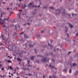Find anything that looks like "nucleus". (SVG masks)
<instances>
[{
  "instance_id": "bb28decb",
  "label": "nucleus",
  "mask_w": 78,
  "mask_h": 78,
  "mask_svg": "<svg viewBox=\"0 0 78 78\" xmlns=\"http://www.w3.org/2000/svg\"><path fill=\"white\" fill-rule=\"evenodd\" d=\"M64 71H65V72H67V69H65L63 70V71L64 72Z\"/></svg>"
},
{
  "instance_id": "9b49d317",
  "label": "nucleus",
  "mask_w": 78,
  "mask_h": 78,
  "mask_svg": "<svg viewBox=\"0 0 78 78\" xmlns=\"http://www.w3.org/2000/svg\"><path fill=\"white\" fill-rule=\"evenodd\" d=\"M26 68L27 69L29 70V69H30V66L29 65L28 66H26Z\"/></svg>"
},
{
  "instance_id": "2f4dec72",
  "label": "nucleus",
  "mask_w": 78,
  "mask_h": 78,
  "mask_svg": "<svg viewBox=\"0 0 78 78\" xmlns=\"http://www.w3.org/2000/svg\"><path fill=\"white\" fill-rule=\"evenodd\" d=\"M71 53H72L71 52H69L68 54V55H69V54H70Z\"/></svg>"
},
{
  "instance_id": "58836bf2",
  "label": "nucleus",
  "mask_w": 78,
  "mask_h": 78,
  "mask_svg": "<svg viewBox=\"0 0 78 78\" xmlns=\"http://www.w3.org/2000/svg\"><path fill=\"white\" fill-rule=\"evenodd\" d=\"M33 5V3H30V5Z\"/></svg>"
},
{
  "instance_id": "c03bdc74",
  "label": "nucleus",
  "mask_w": 78,
  "mask_h": 78,
  "mask_svg": "<svg viewBox=\"0 0 78 78\" xmlns=\"http://www.w3.org/2000/svg\"><path fill=\"white\" fill-rule=\"evenodd\" d=\"M0 20H1V21H0V23L2 22V18H1L0 17Z\"/></svg>"
},
{
  "instance_id": "f8f14e48",
  "label": "nucleus",
  "mask_w": 78,
  "mask_h": 78,
  "mask_svg": "<svg viewBox=\"0 0 78 78\" xmlns=\"http://www.w3.org/2000/svg\"><path fill=\"white\" fill-rule=\"evenodd\" d=\"M32 7L33 8H34V7H35V8H37V7H38V8H39V7H40V5H39L38 6H37L35 5H34L33 6H32Z\"/></svg>"
},
{
  "instance_id": "09e8293b",
  "label": "nucleus",
  "mask_w": 78,
  "mask_h": 78,
  "mask_svg": "<svg viewBox=\"0 0 78 78\" xmlns=\"http://www.w3.org/2000/svg\"><path fill=\"white\" fill-rule=\"evenodd\" d=\"M9 78H11V76L10 75H9Z\"/></svg>"
},
{
  "instance_id": "f03ea898",
  "label": "nucleus",
  "mask_w": 78,
  "mask_h": 78,
  "mask_svg": "<svg viewBox=\"0 0 78 78\" xmlns=\"http://www.w3.org/2000/svg\"><path fill=\"white\" fill-rule=\"evenodd\" d=\"M49 67H51V68H55V70H57V68L55 67L54 66H51V64H50L49 65Z\"/></svg>"
},
{
  "instance_id": "79ce46f5",
  "label": "nucleus",
  "mask_w": 78,
  "mask_h": 78,
  "mask_svg": "<svg viewBox=\"0 0 78 78\" xmlns=\"http://www.w3.org/2000/svg\"><path fill=\"white\" fill-rule=\"evenodd\" d=\"M5 27V25H3V26H2V27H3V28H4V27Z\"/></svg>"
},
{
  "instance_id": "c756f323",
  "label": "nucleus",
  "mask_w": 78,
  "mask_h": 78,
  "mask_svg": "<svg viewBox=\"0 0 78 78\" xmlns=\"http://www.w3.org/2000/svg\"><path fill=\"white\" fill-rule=\"evenodd\" d=\"M5 21V20H8V19H4Z\"/></svg>"
},
{
  "instance_id": "4468645a",
  "label": "nucleus",
  "mask_w": 78,
  "mask_h": 78,
  "mask_svg": "<svg viewBox=\"0 0 78 78\" xmlns=\"http://www.w3.org/2000/svg\"><path fill=\"white\" fill-rule=\"evenodd\" d=\"M17 60L18 61H20L21 62V59H20L19 58H17Z\"/></svg>"
},
{
  "instance_id": "4d7b16f0",
  "label": "nucleus",
  "mask_w": 78,
  "mask_h": 78,
  "mask_svg": "<svg viewBox=\"0 0 78 78\" xmlns=\"http://www.w3.org/2000/svg\"><path fill=\"white\" fill-rule=\"evenodd\" d=\"M2 62V61L0 62V64H1Z\"/></svg>"
},
{
  "instance_id": "8fccbe9b",
  "label": "nucleus",
  "mask_w": 78,
  "mask_h": 78,
  "mask_svg": "<svg viewBox=\"0 0 78 78\" xmlns=\"http://www.w3.org/2000/svg\"><path fill=\"white\" fill-rule=\"evenodd\" d=\"M9 58H10V59H12V57H10Z\"/></svg>"
},
{
  "instance_id": "dca6fc26",
  "label": "nucleus",
  "mask_w": 78,
  "mask_h": 78,
  "mask_svg": "<svg viewBox=\"0 0 78 78\" xmlns=\"http://www.w3.org/2000/svg\"><path fill=\"white\" fill-rule=\"evenodd\" d=\"M34 56L31 57V60H34Z\"/></svg>"
},
{
  "instance_id": "7ed1b4c3",
  "label": "nucleus",
  "mask_w": 78,
  "mask_h": 78,
  "mask_svg": "<svg viewBox=\"0 0 78 78\" xmlns=\"http://www.w3.org/2000/svg\"><path fill=\"white\" fill-rule=\"evenodd\" d=\"M18 55L19 57H22V56H23V53L22 52L19 53Z\"/></svg>"
},
{
  "instance_id": "a18cd8bd",
  "label": "nucleus",
  "mask_w": 78,
  "mask_h": 78,
  "mask_svg": "<svg viewBox=\"0 0 78 78\" xmlns=\"http://www.w3.org/2000/svg\"><path fill=\"white\" fill-rule=\"evenodd\" d=\"M70 27H71V28H72L73 27V26H72V25H71L70 26Z\"/></svg>"
},
{
  "instance_id": "0e129e2a",
  "label": "nucleus",
  "mask_w": 78,
  "mask_h": 78,
  "mask_svg": "<svg viewBox=\"0 0 78 78\" xmlns=\"http://www.w3.org/2000/svg\"><path fill=\"white\" fill-rule=\"evenodd\" d=\"M0 77H2V75H1V76H0Z\"/></svg>"
},
{
  "instance_id": "423d86ee",
  "label": "nucleus",
  "mask_w": 78,
  "mask_h": 78,
  "mask_svg": "<svg viewBox=\"0 0 78 78\" xmlns=\"http://www.w3.org/2000/svg\"><path fill=\"white\" fill-rule=\"evenodd\" d=\"M24 36L25 38H28V35L25 34H24Z\"/></svg>"
},
{
  "instance_id": "1a4fd4ad",
  "label": "nucleus",
  "mask_w": 78,
  "mask_h": 78,
  "mask_svg": "<svg viewBox=\"0 0 78 78\" xmlns=\"http://www.w3.org/2000/svg\"><path fill=\"white\" fill-rule=\"evenodd\" d=\"M20 14H21V12H20V14L17 15V16H19V19L20 18Z\"/></svg>"
},
{
  "instance_id": "c85d7f7f",
  "label": "nucleus",
  "mask_w": 78,
  "mask_h": 78,
  "mask_svg": "<svg viewBox=\"0 0 78 78\" xmlns=\"http://www.w3.org/2000/svg\"><path fill=\"white\" fill-rule=\"evenodd\" d=\"M49 8V9H51V8L52 9H53V7H50Z\"/></svg>"
},
{
  "instance_id": "2eb2a0df",
  "label": "nucleus",
  "mask_w": 78,
  "mask_h": 78,
  "mask_svg": "<svg viewBox=\"0 0 78 78\" xmlns=\"http://www.w3.org/2000/svg\"><path fill=\"white\" fill-rule=\"evenodd\" d=\"M2 21L3 22H2L1 23V25H2V24H3L4 23V22H5V20H2Z\"/></svg>"
},
{
  "instance_id": "680f3d73",
  "label": "nucleus",
  "mask_w": 78,
  "mask_h": 78,
  "mask_svg": "<svg viewBox=\"0 0 78 78\" xmlns=\"http://www.w3.org/2000/svg\"><path fill=\"white\" fill-rule=\"evenodd\" d=\"M71 0H68V2H71Z\"/></svg>"
},
{
  "instance_id": "a211bd4d",
  "label": "nucleus",
  "mask_w": 78,
  "mask_h": 78,
  "mask_svg": "<svg viewBox=\"0 0 78 78\" xmlns=\"http://www.w3.org/2000/svg\"><path fill=\"white\" fill-rule=\"evenodd\" d=\"M17 25L18 26L19 28H20V24H17Z\"/></svg>"
},
{
  "instance_id": "0eeeda50",
  "label": "nucleus",
  "mask_w": 78,
  "mask_h": 78,
  "mask_svg": "<svg viewBox=\"0 0 78 78\" xmlns=\"http://www.w3.org/2000/svg\"><path fill=\"white\" fill-rule=\"evenodd\" d=\"M4 37H5V35H4L3 34H1V38L2 39H4Z\"/></svg>"
},
{
  "instance_id": "864d4df0",
  "label": "nucleus",
  "mask_w": 78,
  "mask_h": 78,
  "mask_svg": "<svg viewBox=\"0 0 78 78\" xmlns=\"http://www.w3.org/2000/svg\"><path fill=\"white\" fill-rule=\"evenodd\" d=\"M38 37H40V35H38Z\"/></svg>"
},
{
  "instance_id": "774afa93",
  "label": "nucleus",
  "mask_w": 78,
  "mask_h": 78,
  "mask_svg": "<svg viewBox=\"0 0 78 78\" xmlns=\"http://www.w3.org/2000/svg\"><path fill=\"white\" fill-rule=\"evenodd\" d=\"M16 78H20V77H17Z\"/></svg>"
},
{
  "instance_id": "bf43d9fd",
  "label": "nucleus",
  "mask_w": 78,
  "mask_h": 78,
  "mask_svg": "<svg viewBox=\"0 0 78 78\" xmlns=\"http://www.w3.org/2000/svg\"><path fill=\"white\" fill-rule=\"evenodd\" d=\"M31 75H32V76H33V75H32V74H30V76H31Z\"/></svg>"
},
{
  "instance_id": "6e6552de",
  "label": "nucleus",
  "mask_w": 78,
  "mask_h": 78,
  "mask_svg": "<svg viewBox=\"0 0 78 78\" xmlns=\"http://www.w3.org/2000/svg\"><path fill=\"white\" fill-rule=\"evenodd\" d=\"M27 7V5L25 4V3L24 4V6H23L22 9H24L25 8H26Z\"/></svg>"
},
{
  "instance_id": "ddd939ff",
  "label": "nucleus",
  "mask_w": 78,
  "mask_h": 78,
  "mask_svg": "<svg viewBox=\"0 0 78 78\" xmlns=\"http://www.w3.org/2000/svg\"><path fill=\"white\" fill-rule=\"evenodd\" d=\"M48 45H49V46H50V47L51 48H53V46H52V45L50 44L49 43L48 44Z\"/></svg>"
},
{
  "instance_id": "393cba45",
  "label": "nucleus",
  "mask_w": 78,
  "mask_h": 78,
  "mask_svg": "<svg viewBox=\"0 0 78 78\" xmlns=\"http://www.w3.org/2000/svg\"><path fill=\"white\" fill-rule=\"evenodd\" d=\"M1 70H2V71H3V70H5V69H4V68H1Z\"/></svg>"
},
{
  "instance_id": "a878e982",
  "label": "nucleus",
  "mask_w": 78,
  "mask_h": 78,
  "mask_svg": "<svg viewBox=\"0 0 78 78\" xmlns=\"http://www.w3.org/2000/svg\"><path fill=\"white\" fill-rule=\"evenodd\" d=\"M50 55H52V56H53V53H52V52H51L50 53Z\"/></svg>"
},
{
  "instance_id": "cd10ccee",
  "label": "nucleus",
  "mask_w": 78,
  "mask_h": 78,
  "mask_svg": "<svg viewBox=\"0 0 78 78\" xmlns=\"http://www.w3.org/2000/svg\"><path fill=\"white\" fill-rule=\"evenodd\" d=\"M36 62H37V63H39V60H37L36 61Z\"/></svg>"
},
{
  "instance_id": "603ef678",
  "label": "nucleus",
  "mask_w": 78,
  "mask_h": 78,
  "mask_svg": "<svg viewBox=\"0 0 78 78\" xmlns=\"http://www.w3.org/2000/svg\"><path fill=\"white\" fill-rule=\"evenodd\" d=\"M1 17H2V14H1Z\"/></svg>"
},
{
  "instance_id": "20e7f679",
  "label": "nucleus",
  "mask_w": 78,
  "mask_h": 78,
  "mask_svg": "<svg viewBox=\"0 0 78 78\" xmlns=\"http://www.w3.org/2000/svg\"><path fill=\"white\" fill-rule=\"evenodd\" d=\"M49 78H57L55 75H53L52 76H49Z\"/></svg>"
},
{
  "instance_id": "412c9836",
  "label": "nucleus",
  "mask_w": 78,
  "mask_h": 78,
  "mask_svg": "<svg viewBox=\"0 0 78 78\" xmlns=\"http://www.w3.org/2000/svg\"><path fill=\"white\" fill-rule=\"evenodd\" d=\"M77 74H78V71H76V73H75V75H76Z\"/></svg>"
},
{
  "instance_id": "a19ab883",
  "label": "nucleus",
  "mask_w": 78,
  "mask_h": 78,
  "mask_svg": "<svg viewBox=\"0 0 78 78\" xmlns=\"http://www.w3.org/2000/svg\"><path fill=\"white\" fill-rule=\"evenodd\" d=\"M18 6H19V7H20V4H19L18 5Z\"/></svg>"
},
{
  "instance_id": "13d9d810",
  "label": "nucleus",
  "mask_w": 78,
  "mask_h": 78,
  "mask_svg": "<svg viewBox=\"0 0 78 78\" xmlns=\"http://www.w3.org/2000/svg\"><path fill=\"white\" fill-rule=\"evenodd\" d=\"M44 9H45V8H47V7H44Z\"/></svg>"
},
{
  "instance_id": "49530a36",
  "label": "nucleus",
  "mask_w": 78,
  "mask_h": 78,
  "mask_svg": "<svg viewBox=\"0 0 78 78\" xmlns=\"http://www.w3.org/2000/svg\"><path fill=\"white\" fill-rule=\"evenodd\" d=\"M66 14V15H69V16H71V15H70V14Z\"/></svg>"
},
{
  "instance_id": "f704fd0d",
  "label": "nucleus",
  "mask_w": 78,
  "mask_h": 78,
  "mask_svg": "<svg viewBox=\"0 0 78 78\" xmlns=\"http://www.w3.org/2000/svg\"><path fill=\"white\" fill-rule=\"evenodd\" d=\"M50 42L51 43H52L53 42V40H51L50 41Z\"/></svg>"
},
{
  "instance_id": "37998d69",
  "label": "nucleus",
  "mask_w": 78,
  "mask_h": 78,
  "mask_svg": "<svg viewBox=\"0 0 78 78\" xmlns=\"http://www.w3.org/2000/svg\"><path fill=\"white\" fill-rule=\"evenodd\" d=\"M3 4H5L6 3V2H2Z\"/></svg>"
},
{
  "instance_id": "b1692460",
  "label": "nucleus",
  "mask_w": 78,
  "mask_h": 78,
  "mask_svg": "<svg viewBox=\"0 0 78 78\" xmlns=\"http://www.w3.org/2000/svg\"><path fill=\"white\" fill-rule=\"evenodd\" d=\"M27 7L28 8H29L30 7V4H28L27 5Z\"/></svg>"
},
{
  "instance_id": "e2e57ef3",
  "label": "nucleus",
  "mask_w": 78,
  "mask_h": 78,
  "mask_svg": "<svg viewBox=\"0 0 78 78\" xmlns=\"http://www.w3.org/2000/svg\"><path fill=\"white\" fill-rule=\"evenodd\" d=\"M16 69H19V68L18 67H16Z\"/></svg>"
},
{
  "instance_id": "338daca9",
  "label": "nucleus",
  "mask_w": 78,
  "mask_h": 78,
  "mask_svg": "<svg viewBox=\"0 0 78 78\" xmlns=\"http://www.w3.org/2000/svg\"><path fill=\"white\" fill-rule=\"evenodd\" d=\"M45 77V76L44 75H43V78H44Z\"/></svg>"
},
{
  "instance_id": "c9c22d12",
  "label": "nucleus",
  "mask_w": 78,
  "mask_h": 78,
  "mask_svg": "<svg viewBox=\"0 0 78 78\" xmlns=\"http://www.w3.org/2000/svg\"><path fill=\"white\" fill-rule=\"evenodd\" d=\"M34 51L36 53H37V52H36L37 50L36 49H34Z\"/></svg>"
},
{
  "instance_id": "5fc2aeb1",
  "label": "nucleus",
  "mask_w": 78,
  "mask_h": 78,
  "mask_svg": "<svg viewBox=\"0 0 78 78\" xmlns=\"http://www.w3.org/2000/svg\"><path fill=\"white\" fill-rule=\"evenodd\" d=\"M0 67H2V64H0Z\"/></svg>"
},
{
  "instance_id": "f3484780",
  "label": "nucleus",
  "mask_w": 78,
  "mask_h": 78,
  "mask_svg": "<svg viewBox=\"0 0 78 78\" xmlns=\"http://www.w3.org/2000/svg\"><path fill=\"white\" fill-rule=\"evenodd\" d=\"M62 15L63 16H65V12H62Z\"/></svg>"
},
{
  "instance_id": "7c9ffc66",
  "label": "nucleus",
  "mask_w": 78,
  "mask_h": 78,
  "mask_svg": "<svg viewBox=\"0 0 78 78\" xmlns=\"http://www.w3.org/2000/svg\"><path fill=\"white\" fill-rule=\"evenodd\" d=\"M23 33H24V32H23L21 33L20 34V35L22 34H23Z\"/></svg>"
},
{
  "instance_id": "473e14b6",
  "label": "nucleus",
  "mask_w": 78,
  "mask_h": 78,
  "mask_svg": "<svg viewBox=\"0 0 78 78\" xmlns=\"http://www.w3.org/2000/svg\"><path fill=\"white\" fill-rule=\"evenodd\" d=\"M15 30H17V26H15Z\"/></svg>"
},
{
  "instance_id": "de8ad7c7",
  "label": "nucleus",
  "mask_w": 78,
  "mask_h": 78,
  "mask_svg": "<svg viewBox=\"0 0 78 78\" xmlns=\"http://www.w3.org/2000/svg\"><path fill=\"white\" fill-rule=\"evenodd\" d=\"M24 26H25V25H26L27 26V25L26 24H24Z\"/></svg>"
},
{
  "instance_id": "5701e85b",
  "label": "nucleus",
  "mask_w": 78,
  "mask_h": 78,
  "mask_svg": "<svg viewBox=\"0 0 78 78\" xmlns=\"http://www.w3.org/2000/svg\"><path fill=\"white\" fill-rule=\"evenodd\" d=\"M73 66H74V67H75V66H76V64L75 63H73Z\"/></svg>"
},
{
  "instance_id": "4c0bfd02",
  "label": "nucleus",
  "mask_w": 78,
  "mask_h": 78,
  "mask_svg": "<svg viewBox=\"0 0 78 78\" xmlns=\"http://www.w3.org/2000/svg\"><path fill=\"white\" fill-rule=\"evenodd\" d=\"M55 61V60L54 59H52V61Z\"/></svg>"
},
{
  "instance_id": "39448f33",
  "label": "nucleus",
  "mask_w": 78,
  "mask_h": 78,
  "mask_svg": "<svg viewBox=\"0 0 78 78\" xmlns=\"http://www.w3.org/2000/svg\"><path fill=\"white\" fill-rule=\"evenodd\" d=\"M47 59L46 58H44V59H41V61H42V62H47Z\"/></svg>"
},
{
  "instance_id": "4be33fe9",
  "label": "nucleus",
  "mask_w": 78,
  "mask_h": 78,
  "mask_svg": "<svg viewBox=\"0 0 78 78\" xmlns=\"http://www.w3.org/2000/svg\"><path fill=\"white\" fill-rule=\"evenodd\" d=\"M69 72L70 73H72V69H69Z\"/></svg>"
},
{
  "instance_id": "6e6d98bb",
  "label": "nucleus",
  "mask_w": 78,
  "mask_h": 78,
  "mask_svg": "<svg viewBox=\"0 0 78 78\" xmlns=\"http://www.w3.org/2000/svg\"><path fill=\"white\" fill-rule=\"evenodd\" d=\"M3 45V43H1V44H0V45Z\"/></svg>"
},
{
  "instance_id": "9d476101",
  "label": "nucleus",
  "mask_w": 78,
  "mask_h": 78,
  "mask_svg": "<svg viewBox=\"0 0 78 78\" xmlns=\"http://www.w3.org/2000/svg\"><path fill=\"white\" fill-rule=\"evenodd\" d=\"M7 62L8 63H12V61H11L10 60H9L7 61Z\"/></svg>"
},
{
  "instance_id": "aec40b11",
  "label": "nucleus",
  "mask_w": 78,
  "mask_h": 78,
  "mask_svg": "<svg viewBox=\"0 0 78 78\" xmlns=\"http://www.w3.org/2000/svg\"><path fill=\"white\" fill-rule=\"evenodd\" d=\"M37 56V57H38V56H40V57H41V58H44V56L42 55H38Z\"/></svg>"
},
{
  "instance_id": "f257e3e1",
  "label": "nucleus",
  "mask_w": 78,
  "mask_h": 78,
  "mask_svg": "<svg viewBox=\"0 0 78 78\" xmlns=\"http://www.w3.org/2000/svg\"><path fill=\"white\" fill-rule=\"evenodd\" d=\"M56 13H55L56 15H57V14L59 15L61 14V10L60 9L56 10Z\"/></svg>"
},
{
  "instance_id": "69168bd1",
  "label": "nucleus",
  "mask_w": 78,
  "mask_h": 78,
  "mask_svg": "<svg viewBox=\"0 0 78 78\" xmlns=\"http://www.w3.org/2000/svg\"><path fill=\"white\" fill-rule=\"evenodd\" d=\"M15 72H16V69L15 70H14Z\"/></svg>"
},
{
  "instance_id": "e433bc0d",
  "label": "nucleus",
  "mask_w": 78,
  "mask_h": 78,
  "mask_svg": "<svg viewBox=\"0 0 78 78\" xmlns=\"http://www.w3.org/2000/svg\"><path fill=\"white\" fill-rule=\"evenodd\" d=\"M44 30H42L41 31V33H44Z\"/></svg>"
},
{
  "instance_id": "72a5a7b5",
  "label": "nucleus",
  "mask_w": 78,
  "mask_h": 78,
  "mask_svg": "<svg viewBox=\"0 0 78 78\" xmlns=\"http://www.w3.org/2000/svg\"><path fill=\"white\" fill-rule=\"evenodd\" d=\"M19 11H20V12H22V10L21 9H20L19 10Z\"/></svg>"
},
{
  "instance_id": "052dcab7",
  "label": "nucleus",
  "mask_w": 78,
  "mask_h": 78,
  "mask_svg": "<svg viewBox=\"0 0 78 78\" xmlns=\"http://www.w3.org/2000/svg\"><path fill=\"white\" fill-rule=\"evenodd\" d=\"M7 10H8V9H9V8H7Z\"/></svg>"
},
{
  "instance_id": "ea45409f",
  "label": "nucleus",
  "mask_w": 78,
  "mask_h": 78,
  "mask_svg": "<svg viewBox=\"0 0 78 78\" xmlns=\"http://www.w3.org/2000/svg\"><path fill=\"white\" fill-rule=\"evenodd\" d=\"M76 36H78V33L76 34Z\"/></svg>"
},
{
  "instance_id": "6ab92c4d",
  "label": "nucleus",
  "mask_w": 78,
  "mask_h": 78,
  "mask_svg": "<svg viewBox=\"0 0 78 78\" xmlns=\"http://www.w3.org/2000/svg\"><path fill=\"white\" fill-rule=\"evenodd\" d=\"M9 69H11V70H12V69H13V68H12V66H10L9 67Z\"/></svg>"
},
{
  "instance_id": "3c124183",
  "label": "nucleus",
  "mask_w": 78,
  "mask_h": 78,
  "mask_svg": "<svg viewBox=\"0 0 78 78\" xmlns=\"http://www.w3.org/2000/svg\"><path fill=\"white\" fill-rule=\"evenodd\" d=\"M29 62H30V61H28V64L29 63Z\"/></svg>"
}]
</instances>
